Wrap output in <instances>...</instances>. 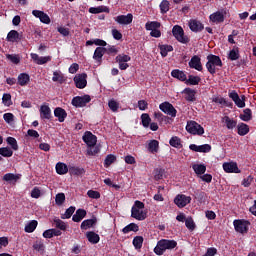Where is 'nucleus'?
I'll return each mask as SVG.
<instances>
[{
	"label": "nucleus",
	"mask_w": 256,
	"mask_h": 256,
	"mask_svg": "<svg viewBox=\"0 0 256 256\" xmlns=\"http://www.w3.org/2000/svg\"><path fill=\"white\" fill-rule=\"evenodd\" d=\"M188 25H189V29L193 33H201V31H203V29H205V26L203 25V23L197 19H191L188 22Z\"/></svg>",
	"instance_id": "obj_10"
},
{
	"label": "nucleus",
	"mask_w": 256,
	"mask_h": 256,
	"mask_svg": "<svg viewBox=\"0 0 256 256\" xmlns=\"http://www.w3.org/2000/svg\"><path fill=\"white\" fill-rule=\"evenodd\" d=\"M52 81H54V83H60V85H63V83H65V76H63V73L61 72L54 71Z\"/></svg>",
	"instance_id": "obj_41"
},
{
	"label": "nucleus",
	"mask_w": 256,
	"mask_h": 256,
	"mask_svg": "<svg viewBox=\"0 0 256 256\" xmlns=\"http://www.w3.org/2000/svg\"><path fill=\"white\" fill-rule=\"evenodd\" d=\"M87 217V210L85 209H77L76 213L72 216V221H74V223H81V221H83V219H85Z\"/></svg>",
	"instance_id": "obj_23"
},
{
	"label": "nucleus",
	"mask_w": 256,
	"mask_h": 256,
	"mask_svg": "<svg viewBox=\"0 0 256 256\" xmlns=\"http://www.w3.org/2000/svg\"><path fill=\"white\" fill-rule=\"evenodd\" d=\"M77 89H85L87 87V74H78L73 79Z\"/></svg>",
	"instance_id": "obj_8"
},
{
	"label": "nucleus",
	"mask_w": 256,
	"mask_h": 256,
	"mask_svg": "<svg viewBox=\"0 0 256 256\" xmlns=\"http://www.w3.org/2000/svg\"><path fill=\"white\" fill-rule=\"evenodd\" d=\"M32 15H34V17L39 19L41 23H44L45 25H49V23H51V18L49 15L41 10H33Z\"/></svg>",
	"instance_id": "obj_14"
},
{
	"label": "nucleus",
	"mask_w": 256,
	"mask_h": 256,
	"mask_svg": "<svg viewBox=\"0 0 256 256\" xmlns=\"http://www.w3.org/2000/svg\"><path fill=\"white\" fill-rule=\"evenodd\" d=\"M6 143L8 145H10L11 149H13V151H18L19 150V144H17V139L9 136L6 139Z\"/></svg>",
	"instance_id": "obj_45"
},
{
	"label": "nucleus",
	"mask_w": 256,
	"mask_h": 256,
	"mask_svg": "<svg viewBox=\"0 0 256 256\" xmlns=\"http://www.w3.org/2000/svg\"><path fill=\"white\" fill-rule=\"evenodd\" d=\"M175 205L179 207L180 209H183V207H187L189 203H191V196H186L185 194H178L174 199Z\"/></svg>",
	"instance_id": "obj_6"
},
{
	"label": "nucleus",
	"mask_w": 256,
	"mask_h": 256,
	"mask_svg": "<svg viewBox=\"0 0 256 256\" xmlns=\"http://www.w3.org/2000/svg\"><path fill=\"white\" fill-rule=\"evenodd\" d=\"M33 249L35 251H38V253H45V244L43 243V241H36L33 244Z\"/></svg>",
	"instance_id": "obj_53"
},
{
	"label": "nucleus",
	"mask_w": 256,
	"mask_h": 256,
	"mask_svg": "<svg viewBox=\"0 0 256 256\" xmlns=\"http://www.w3.org/2000/svg\"><path fill=\"white\" fill-rule=\"evenodd\" d=\"M229 97L240 109H243V107H245V95L239 97V94H237V92L232 91L229 93Z\"/></svg>",
	"instance_id": "obj_11"
},
{
	"label": "nucleus",
	"mask_w": 256,
	"mask_h": 256,
	"mask_svg": "<svg viewBox=\"0 0 256 256\" xmlns=\"http://www.w3.org/2000/svg\"><path fill=\"white\" fill-rule=\"evenodd\" d=\"M108 107L109 109H111V111H113V113H117V111L119 110V103L115 100H110L108 102Z\"/></svg>",
	"instance_id": "obj_60"
},
{
	"label": "nucleus",
	"mask_w": 256,
	"mask_h": 256,
	"mask_svg": "<svg viewBox=\"0 0 256 256\" xmlns=\"http://www.w3.org/2000/svg\"><path fill=\"white\" fill-rule=\"evenodd\" d=\"M97 225V217H93L92 219H86L82 221L80 225L81 231H87V229H91Z\"/></svg>",
	"instance_id": "obj_20"
},
{
	"label": "nucleus",
	"mask_w": 256,
	"mask_h": 256,
	"mask_svg": "<svg viewBox=\"0 0 256 256\" xmlns=\"http://www.w3.org/2000/svg\"><path fill=\"white\" fill-rule=\"evenodd\" d=\"M142 125L143 127L147 128L149 125H151V117L149 114L144 113L141 115Z\"/></svg>",
	"instance_id": "obj_55"
},
{
	"label": "nucleus",
	"mask_w": 256,
	"mask_h": 256,
	"mask_svg": "<svg viewBox=\"0 0 256 256\" xmlns=\"http://www.w3.org/2000/svg\"><path fill=\"white\" fill-rule=\"evenodd\" d=\"M117 161V157L113 154H109L106 156L105 160H104V167H111V165H113L114 162Z\"/></svg>",
	"instance_id": "obj_48"
},
{
	"label": "nucleus",
	"mask_w": 256,
	"mask_h": 256,
	"mask_svg": "<svg viewBox=\"0 0 256 256\" xmlns=\"http://www.w3.org/2000/svg\"><path fill=\"white\" fill-rule=\"evenodd\" d=\"M31 59L36 62L37 65H45V63H49L51 61V56H39L35 53L31 54Z\"/></svg>",
	"instance_id": "obj_21"
},
{
	"label": "nucleus",
	"mask_w": 256,
	"mask_h": 256,
	"mask_svg": "<svg viewBox=\"0 0 256 256\" xmlns=\"http://www.w3.org/2000/svg\"><path fill=\"white\" fill-rule=\"evenodd\" d=\"M172 77H174L175 79H179V81H187V75L185 74V72L181 71V70H173L171 72Z\"/></svg>",
	"instance_id": "obj_40"
},
{
	"label": "nucleus",
	"mask_w": 256,
	"mask_h": 256,
	"mask_svg": "<svg viewBox=\"0 0 256 256\" xmlns=\"http://www.w3.org/2000/svg\"><path fill=\"white\" fill-rule=\"evenodd\" d=\"M209 19L212 23H223V21H225V14L221 11H217L211 14Z\"/></svg>",
	"instance_id": "obj_28"
},
{
	"label": "nucleus",
	"mask_w": 256,
	"mask_h": 256,
	"mask_svg": "<svg viewBox=\"0 0 256 256\" xmlns=\"http://www.w3.org/2000/svg\"><path fill=\"white\" fill-rule=\"evenodd\" d=\"M169 144L171 145V147H175L176 149H181V147H183V145L181 144V139L177 136H173L170 139Z\"/></svg>",
	"instance_id": "obj_47"
},
{
	"label": "nucleus",
	"mask_w": 256,
	"mask_h": 256,
	"mask_svg": "<svg viewBox=\"0 0 256 256\" xmlns=\"http://www.w3.org/2000/svg\"><path fill=\"white\" fill-rule=\"evenodd\" d=\"M172 33L175 39L179 41V43H183L184 45H186V43H189V37L185 36V31H183V28L181 26H174L172 29Z\"/></svg>",
	"instance_id": "obj_3"
},
{
	"label": "nucleus",
	"mask_w": 256,
	"mask_h": 256,
	"mask_svg": "<svg viewBox=\"0 0 256 256\" xmlns=\"http://www.w3.org/2000/svg\"><path fill=\"white\" fill-rule=\"evenodd\" d=\"M183 93L185 94L186 101H195V90L186 88Z\"/></svg>",
	"instance_id": "obj_42"
},
{
	"label": "nucleus",
	"mask_w": 256,
	"mask_h": 256,
	"mask_svg": "<svg viewBox=\"0 0 256 256\" xmlns=\"http://www.w3.org/2000/svg\"><path fill=\"white\" fill-rule=\"evenodd\" d=\"M7 41L10 43H19L21 41V35H19V32L17 30H11L7 34Z\"/></svg>",
	"instance_id": "obj_29"
},
{
	"label": "nucleus",
	"mask_w": 256,
	"mask_h": 256,
	"mask_svg": "<svg viewBox=\"0 0 256 256\" xmlns=\"http://www.w3.org/2000/svg\"><path fill=\"white\" fill-rule=\"evenodd\" d=\"M131 217H133V219H137V221H145L147 219V213L140 211L135 207H132Z\"/></svg>",
	"instance_id": "obj_22"
},
{
	"label": "nucleus",
	"mask_w": 256,
	"mask_h": 256,
	"mask_svg": "<svg viewBox=\"0 0 256 256\" xmlns=\"http://www.w3.org/2000/svg\"><path fill=\"white\" fill-rule=\"evenodd\" d=\"M131 231L137 233V231H139V225L135 223H130L122 229L124 235H127V233H131Z\"/></svg>",
	"instance_id": "obj_38"
},
{
	"label": "nucleus",
	"mask_w": 256,
	"mask_h": 256,
	"mask_svg": "<svg viewBox=\"0 0 256 256\" xmlns=\"http://www.w3.org/2000/svg\"><path fill=\"white\" fill-rule=\"evenodd\" d=\"M2 103L5 107H11V105H13V101L11 100V95L9 93L3 94Z\"/></svg>",
	"instance_id": "obj_54"
},
{
	"label": "nucleus",
	"mask_w": 256,
	"mask_h": 256,
	"mask_svg": "<svg viewBox=\"0 0 256 256\" xmlns=\"http://www.w3.org/2000/svg\"><path fill=\"white\" fill-rule=\"evenodd\" d=\"M116 63L119 65L121 71H127L129 69V61H131V56L127 54H119L115 58Z\"/></svg>",
	"instance_id": "obj_4"
},
{
	"label": "nucleus",
	"mask_w": 256,
	"mask_h": 256,
	"mask_svg": "<svg viewBox=\"0 0 256 256\" xmlns=\"http://www.w3.org/2000/svg\"><path fill=\"white\" fill-rule=\"evenodd\" d=\"M228 59H230V61H237V59H239V48L234 47L230 50L228 53Z\"/></svg>",
	"instance_id": "obj_46"
},
{
	"label": "nucleus",
	"mask_w": 256,
	"mask_h": 256,
	"mask_svg": "<svg viewBox=\"0 0 256 256\" xmlns=\"http://www.w3.org/2000/svg\"><path fill=\"white\" fill-rule=\"evenodd\" d=\"M206 69L211 73V75H215L217 73V67H223V62L219 56L210 54L207 56Z\"/></svg>",
	"instance_id": "obj_1"
},
{
	"label": "nucleus",
	"mask_w": 256,
	"mask_h": 256,
	"mask_svg": "<svg viewBox=\"0 0 256 256\" xmlns=\"http://www.w3.org/2000/svg\"><path fill=\"white\" fill-rule=\"evenodd\" d=\"M161 111L169 117H177V110L173 107V104L169 102H164L161 104Z\"/></svg>",
	"instance_id": "obj_9"
},
{
	"label": "nucleus",
	"mask_w": 256,
	"mask_h": 256,
	"mask_svg": "<svg viewBox=\"0 0 256 256\" xmlns=\"http://www.w3.org/2000/svg\"><path fill=\"white\" fill-rule=\"evenodd\" d=\"M73 213H75V206H70L66 209L65 213L61 215V219H71Z\"/></svg>",
	"instance_id": "obj_52"
},
{
	"label": "nucleus",
	"mask_w": 256,
	"mask_h": 256,
	"mask_svg": "<svg viewBox=\"0 0 256 256\" xmlns=\"http://www.w3.org/2000/svg\"><path fill=\"white\" fill-rule=\"evenodd\" d=\"M87 195L90 199H101V193L95 190H88Z\"/></svg>",
	"instance_id": "obj_62"
},
{
	"label": "nucleus",
	"mask_w": 256,
	"mask_h": 256,
	"mask_svg": "<svg viewBox=\"0 0 256 256\" xmlns=\"http://www.w3.org/2000/svg\"><path fill=\"white\" fill-rule=\"evenodd\" d=\"M3 119L6 123H13L15 121V115L13 113H5Z\"/></svg>",
	"instance_id": "obj_63"
},
{
	"label": "nucleus",
	"mask_w": 256,
	"mask_h": 256,
	"mask_svg": "<svg viewBox=\"0 0 256 256\" xmlns=\"http://www.w3.org/2000/svg\"><path fill=\"white\" fill-rule=\"evenodd\" d=\"M69 173L70 175H75L76 177H79L81 175H85V170L84 168H81V167L71 166L69 168Z\"/></svg>",
	"instance_id": "obj_39"
},
{
	"label": "nucleus",
	"mask_w": 256,
	"mask_h": 256,
	"mask_svg": "<svg viewBox=\"0 0 256 256\" xmlns=\"http://www.w3.org/2000/svg\"><path fill=\"white\" fill-rule=\"evenodd\" d=\"M173 51V46L171 45H162L161 46V57H167L168 53H171Z\"/></svg>",
	"instance_id": "obj_56"
},
{
	"label": "nucleus",
	"mask_w": 256,
	"mask_h": 256,
	"mask_svg": "<svg viewBox=\"0 0 256 256\" xmlns=\"http://www.w3.org/2000/svg\"><path fill=\"white\" fill-rule=\"evenodd\" d=\"M233 225L237 233H247L249 229V221L246 220H234Z\"/></svg>",
	"instance_id": "obj_7"
},
{
	"label": "nucleus",
	"mask_w": 256,
	"mask_h": 256,
	"mask_svg": "<svg viewBox=\"0 0 256 256\" xmlns=\"http://www.w3.org/2000/svg\"><path fill=\"white\" fill-rule=\"evenodd\" d=\"M1 157H13V150L9 147L0 148Z\"/></svg>",
	"instance_id": "obj_51"
},
{
	"label": "nucleus",
	"mask_w": 256,
	"mask_h": 256,
	"mask_svg": "<svg viewBox=\"0 0 256 256\" xmlns=\"http://www.w3.org/2000/svg\"><path fill=\"white\" fill-rule=\"evenodd\" d=\"M192 169L196 175H205V171H207V166L205 164H199V163H194L192 164Z\"/></svg>",
	"instance_id": "obj_32"
},
{
	"label": "nucleus",
	"mask_w": 256,
	"mask_h": 256,
	"mask_svg": "<svg viewBox=\"0 0 256 256\" xmlns=\"http://www.w3.org/2000/svg\"><path fill=\"white\" fill-rule=\"evenodd\" d=\"M187 82H188L190 85H199V83L201 82V78H200L199 76L190 75V76L188 77Z\"/></svg>",
	"instance_id": "obj_59"
},
{
	"label": "nucleus",
	"mask_w": 256,
	"mask_h": 256,
	"mask_svg": "<svg viewBox=\"0 0 256 256\" xmlns=\"http://www.w3.org/2000/svg\"><path fill=\"white\" fill-rule=\"evenodd\" d=\"M40 117L41 119H46L47 121L53 117L51 115V108L48 105H42L40 107Z\"/></svg>",
	"instance_id": "obj_27"
},
{
	"label": "nucleus",
	"mask_w": 256,
	"mask_h": 256,
	"mask_svg": "<svg viewBox=\"0 0 256 256\" xmlns=\"http://www.w3.org/2000/svg\"><path fill=\"white\" fill-rule=\"evenodd\" d=\"M189 149H191V151H195L196 153H209L211 151V145L203 144L199 146L197 144H191Z\"/></svg>",
	"instance_id": "obj_16"
},
{
	"label": "nucleus",
	"mask_w": 256,
	"mask_h": 256,
	"mask_svg": "<svg viewBox=\"0 0 256 256\" xmlns=\"http://www.w3.org/2000/svg\"><path fill=\"white\" fill-rule=\"evenodd\" d=\"M222 122L225 123L226 128L229 130H233L237 127V120L230 118L229 116H224Z\"/></svg>",
	"instance_id": "obj_31"
},
{
	"label": "nucleus",
	"mask_w": 256,
	"mask_h": 256,
	"mask_svg": "<svg viewBox=\"0 0 256 256\" xmlns=\"http://www.w3.org/2000/svg\"><path fill=\"white\" fill-rule=\"evenodd\" d=\"M239 118L241 121L249 122L253 119V113L251 112V109L246 108L243 110V113L240 114Z\"/></svg>",
	"instance_id": "obj_36"
},
{
	"label": "nucleus",
	"mask_w": 256,
	"mask_h": 256,
	"mask_svg": "<svg viewBox=\"0 0 256 256\" xmlns=\"http://www.w3.org/2000/svg\"><path fill=\"white\" fill-rule=\"evenodd\" d=\"M105 53H107V55H117V53H119V50L115 46L108 45L105 48Z\"/></svg>",
	"instance_id": "obj_61"
},
{
	"label": "nucleus",
	"mask_w": 256,
	"mask_h": 256,
	"mask_svg": "<svg viewBox=\"0 0 256 256\" xmlns=\"http://www.w3.org/2000/svg\"><path fill=\"white\" fill-rule=\"evenodd\" d=\"M54 225L56 229H60V231H67V224L59 218L54 219Z\"/></svg>",
	"instance_id": "obj_44"
},
{
	"label": "nucleus",
	"mask_w": 256,
	"mask_h": 256,
	"mask_svg": "<svg viewBox=\"0 0 256 256\" xmlns=\"http://www.w3.org/2000/svg\"><path fill=\"white\" fill-rule=\"evenodd\" d=\"M237 133L240 135V137H245L247 133H249V125L241 122L237 126Z\"/></svg>",
	"instance_id": "obj_34"
},
{
	"label": "nucleus",
	"mask_w": 256,
	"mask_h": 256,
	"mask_svg": "<svg viewBox=\"0 0 256 256\" xmlns=\"http://www.w3.org/2000/svg\"><path fill=\"white\" fill-rule=\"evenodd\" d=\"M86 239L91 243L92 245H97L99 241H101V237L99 234L93 232V231H88L86 232Z\"/></svg>",
	"instance_id": "obj_26"
},
{
	"label": "nucleus",
	"mask_w": 256,
	"mask_h": 256,
	"mask_svg": "<svg viewBox=\"0 0 256 256\" xmlns=\"http://www.w3.org/2000/svg\"><path fill=\"white\" fill-rule=\"evenodd\" d=\"M185 225L190 231H193V229H195V222L193 221V218H187L185 220Z\"/></svg>",
	"instance_id": "obj_64"
},
{
	"label": "nucleus",
	"mask_w": 256,
	"mask_h": 256,
	"mask_svg": "<svg viewBox=\"0 0 256 256\" xmlns=\"http://www.w3.org/2000/svg\"><path fill=\"white\" fill-rule=\"evenodd\" d=\"M87 103H91V96L84 95V96H76L72 99L73 107H85Z\"/></svg>",
	"instance_id": "obj_5"
},
{
	"label": "nucleus",
	"mask_w": 256,
	"mask_h": 256,
	"mask_svg": "<svg viewBox=\"0 0 256 256\" xmlns=\"http://www.w3.org/2000/svg\"><path fill=\"white\" fill-rule=\"evenodd\" d=\"M177 247V241L175 240H167V239H162L161 240V255H163L164 251H171Z\"/></svg>",
	"instance_id": "obj_13"
},
{
	"label": "nucleus",
	"mask_w": 256,
	"mask_h": 256,
	"mask_svg": "<svg viewBox=\"0 0 256 256\" xmlns=\"http://www.w3.org/2000/svg\"><path fill=\"white\" fill-rule=\"evenodd\" d=\"M105 47H97L93 54V59L98 63V65H101L103 63V55H105Z\"/></svg>",
	"instance_id": "obj_19"
},
{
	"label": "nucleus",
	"mask_w": 256,
	"mask_h": 256,
	"mask_svg": "<svg viewBox=\"0 0 256 256\" xmlns=\"http://www.w3.org/2000/svg\"><path fill=\"white\" fill-rule=\"evenodd\" d=\"M186 131L190 133V135H199V136L205 133V129L195 121L187 122Z\"/></svg>",
	"instance_id": "obj_2"
},
{
	"label": "nucleus",
	"mask_w": 256,
	"mask_h": 256,
	"mask_svg": "<svg viewBox=\"0 0 256 256\" xmlns=\"http://www.w3.org/2000/svg\"><path fill=\"white\" fill-rule=\"evenodd\" d=\"M115 21H117L119 25H131V23H133V14L119 15L115 18Z\"/></svg>",
	"instance_id": "obj_18"
},
{
	"label": "nucleus",
	"mask_w": 256,
	"mask_h": 256,
	"mask_svg": "<svg viewBox=\"0 0 256 256\" xmlns=\"http://www.w3.org/2000/svg\"><path fill=\"white\" fill-rule=\"evenodd\" d=\"M191 69H196V71H203V65L201 64V58L197 55L193 56L188 63Z\"/></svg>",
	"instance_id": "obj_17"
},
{
	"label": "nucleus",
	"mask_w": 256,
	"mask_h": 256,
	"mask_svg": "<svg viewBox=\"0 0 256 256\" xmlns=\"http://www.w3.org/2000/svg\"><path fill=\"white\" fill-rule=\"evenodd\" d=\"M56 173L58 175H67L69 173V167L63 162H58L56 164Z\"/></svg>",
	"instance_id": "obj_33"
},
{
	"label": "nucleus",
	"mask_w": 256,
	"mask_h": 256,
	"mask_svg": "<svg viewBox=\"0 0 256 256\" xmlns=\"http://www.w3.org/2000/svg\"><path fill=\"white\" fill-rule=\"evenodd\" d=\"M54 116L57 117L59 123H63L67 119V111L61 107H57L54 110Z\"/></svg>",
	"instance_id": "obj_25"
},
{
	"label": "nucleus",
	"mask_w": 256,
	"mask_h": 256,
	"mask_svg": "<svg viewBox=\"0 0 256 256\" xmlns=\"http://www.w3.org/2000/svg\"><path fill=\"white\" fill-rule=\"evenodd\" d=\"M88 11L92 15H99V13H109L110 10H109V7L105 5H101L98 7H90Z\"/></svg>",
	"instance_id": "obj_30"
},
{
	"label": "nucleus",
	"mask_w": 256,
	"mask_h": 256,
	"mask_svg": "<svg viewBox=\"0 0 256 256\" xmlns=\"http://www.w3.org/2000/svg\"><path fill=\"white\" fill-rule=\"evenodd\" d=\"M6 59L11 61V63H14V65H19V63H21V59L15 54H7Z\"/></svg>",
	"instance_id": "obj_57"
},
{
	"label": "nucleus",
	"mask_w": 256,
	"mask_h": 256,
	"mask_svg": "<svg viewBox=\"0 0 256 256\" xmlns=\"http://www.w3.org/2000/svg\"><path fill=\"white\" fill-rule=\"evenodd\" d=\"M19 179H21V175L19 174L7 173L3 176V181H7L8 183H17Z\"/></svg>",
	"instance_id": "obj_35"
},
{
	"label": "nucleus",
	"mask_w": 256,
	"mask_h": 256,
	"mask_svg": "<svg viewBox=\"0 0 256 256\" xmlns=\"http://www.w3.org/2000/svg\"><path fill=\"white\" fill-rule=\"evenodd\" d=\"M148 150L150 151V153H157L159 151V141L151 140L148 143Z\"/></svg>",
	"instance_id": "obj_43"
},
{
	"label": "nucleus",
	"mask_w": 256,
	"mask_h": 256,
	"mask_svg": "<svg viewBox=\"0 0 256 256\" xmlns=\"http://www.w3.org/2000/svg\"><path fill=\"white\" fill-rule=\"evenodd\" d=\"M37 225H39V222H37V220H32L28 222L24 228L25 233H33V231L37 229Z\"/></svg>",
	"instance_id": "obj_37"
},
{
	"label": "nucleus",
	"mask_w": 256,
	"mask_h": 256,
	"mask_svg": "<svg viewBox=\"0 0 256 256\" xmlns=\"http://www.w3.org/2000/svg\"><path fill=\"white\" fill-rule=\"evenodd\" d=\"M143 241V236H136L134 237L132 244L135 249H141V247H143Z\"/></svg>",
	"instance_id": "obj_49"
},
{
	"label": "nucleus",
	"mask_w": 256,
	"mask_h": 256,
	"mask_svg": "<svg viewBox=\"0 0 256 256\" xmlns=\"http://www.w3.org/2000/svg\"><path fill=\"white\" fill-rule=\"evenodd\" d=\"M55 203L56 205H59V206L63 205V203H65V193L56 194Z\"/></svg>",
	"instance_id": "obj_58"
},
{
	"label": "nucleus",
	"mask_w": 256,
	"mask_h": 256,
	"mask_svg": "<svg viewBox=\"0 0 256 256\" xmlns=\"http://www.w3.org/2000/svg\"><path fill=\"white\" fill-rule=\"evenodd\" d=\"M146 30L147 31H155L161 27V23L153 21V22H147L146 25Z\"/></svg>",
	"instance_id": "obj_50"
},
{
	"label": "nucleus",
	"mask_w": 256,
	"mask_h": 256,
	"mask_svg": "<svg viewBox=\"0 0 256 256\" xmlns=\"http://www.w3.org/2000/svg\"><path fill=\"white\" fill-rule=\"evenodd\" d=\"M31 81V76L27 73H20L17 78V83L20 85V87H25L29 84Z\"/></svg>",
	"instance_id": "obj_24"
},
{
	"label": "nucleus",
	"mask_w": 256,
	"mask_h": 256,
	"mask_svg": "<svg viewBox=\"0 0 256 256\" xmlns=\"http://www.w3.org/2000/svg\"><path fill=\"white\" fill-rule=\"evenodd\" d=\"M225 173H241L239 166H237L236 162H225L222 165Z\"/></svg>",
	"instance_id": "obj_15"
},
{
	"label": "nucleus",
	"mask_w": 256,
	"mask_h": 256,
	"mask_svg": "<svg viewBox=\"0 0 256 256\" xmlns=\"http://www.w3.org/2000/svg\"><path fill=\"white\" fill-rule=\"evenodd\" d=\"M84 143L88 147H93L94 145H97V136H95L93 133L90 131H86L82 137Z\"/></svg>",
	"instance_id": "obj_12"
}]
</instances>
